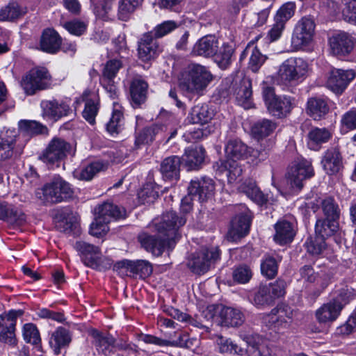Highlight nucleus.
<instances>
[{"label": "nucleus", "instance_id": "obj_38", "mask_svg": "<svg viewBox=\"0 0 356 356\" xmlns=\"http://www.w3.org/2000/svg\"><path fill=\"white\" fill-rule=\"evenodd\" d=\"M163 129L162 126L153 124L137 132L135 138L136 147L138 148L140 145L151 143L155 139L156 136L163 131Z\"/></svg>", "mask_w": 356, "mask_h": 356}, {"label": "nucleus", "instance_id": "obj_11", "mask_svg": "<svg viewBox=\"0 0 356 356\" xmlns=\"http://www.w3.org/2000/svg\"><path fill=\"white\" fill-rule=\"evenodd\" d=\"M51 75L44 67L31 70L22 78L21 86L27 95H33L38 90L47 88L50 85Z\"/></svg>", "mask_w": 356, "mask_h": 356}, {"label": "nucleus", "instance_id": "obj_54", "mask_svg": "<svg viewBox=\"0 0 356 356\" xmlns=\"http://www.w3.org/2000/svg\"><path fill=\"white\" fill-rule=\"evenodd\" d=\"M276 128L275 123L269 120H262L257 122L252 127V133L262 138L269 136Z\"/></svg>", "mask_w": 356, "mask_h": 356}, {"label": "nucleus", "instance_id": "obj_28", "mask_svg": "<svg viewBox=\"0 0 356 356\" xmlns=\"http://www.w3.org/2000/svg\"><path fill=\"white\" fill-rule=\"evenodd\" d=\"M61 38L51 29L44 30L40 38V49L49 54H55L60 48Z\"/></svg>", "mask_w": 356, "mask_h": 356}, {"label": "nucleus", "instance_id": "obj_2", "mask_svg": "<svg viewBox=\"0 0 356 356\" xmlns=\"http://www.w3.org/2000/svg\"><path fill=\"white\" fill-rule=\"evenodd\" d=\"M226 159L222 161V166L228 172L227 178L230 183L234 182L242 174L241 166L238 161L248 156L256 159L260 155L258 150L248 148L241 140L229 139L225 147Z\"/></svg>", "mask_w": 356, "mask_h": 356}, {"label": "nucleus", "instance_id": "obj_19", "mask_svg": "<svg viewBox=\"0 0 356 356\" xmlns=\"http://www.w3.org/2000/svg\"><path fill=\"white\" fill-rule=\"evenodd\" d=\"M355 77V72L352 70L334 69L330 72L327 86L334 92L341 93Z\"/></svg>", "mask_w": 356, "mask_h": 356}, {"label": "nucleus", "instance_id": "obj_31", "mask_svg": "<svg viewBox=\"0 0 356 356\" xmlns=\"http://www.w3.org/2000/svg\"><path fill=\"white\" fill-rule=\"evenodd\" d=\"M181 159L177 156L165 158L161 163L160 172L164 180H177L179 178Z\"/></svg>", "mask_w": 356, "mask_h": 356}, {"label": "nucleus", "instance_id": "obj_22", "mask_svg": "<svg viewBox=\"0 0 356 356\" xmlns=\"http://www.w3.org/2000/svg\"><path fill=\"white\" fill-rule=\"evenodd\" d=\"M247 343L246 352L249 356H276L257 335H241Z\"/></svg>", "mask_w": 356, "mask_h": 356}, {"label": "nucleus", "instance_id": "obj_36", "mask_svg": "<svg viewBox=\"0 0 356 356\" xmlns=\"http://www.w3.org/2000/svg\"><path fill=\"white\" fill-rule=\"evenodd\" d=\"M239 191L258 205L262 206L268 201L267 195L264 194L252 181L243 182L239 186Z\"/></svg>", "mask_w": 356, "mask_h": 356}, {"label": "nucleus", "instance_id": "obj_45", "mask_svg": "<svg viewBox=\"0 0 356 356\" xmlns=\"http://www.w3.org/2000/svg\"><path fill=\"white\" fill-rule=\"evenodd\" d=\"M338 229L337 221H330L327 219L318 220L315 226V234L323 237L332 236Z\"/></svg>", "mask_w": 356, "mask_h": 356}, {"label": "nucleus", "instance_id": "obj_51", "mask_svg": "<svg viewBox=\"0 0 356 356\" xmlns=\"http://www.w3.org/2000/svg\"><path fill=\"white\" fill-rule=\"evenodd\" d=\"M74 248L82 255V260L87 261L95 259L96 256L100 253V249L92 244L85 241H77L74 245Z\"/></svg>", "mask_w": 356, "mask_h": 356}, {"label": "nucleus", "instance_id": "obj_34", "mask_svg": "<svg viewBox=\"0 0 356 356\" xmlns=\"http://www.w3.org/2000/svg\"><path fill=\"white\" fill-rule=\"evenodd\" d=\"M147 88V83L140 76H136L133 79L130 85V93L132 102L136 106H140L145 102Z\"/></svg>", "mask_w": 356, "mask_h": 356}, {"label": "nucleus", "instance_id": "obj_49", "mask_svg": "<svg viewBox=\"0 0 356 356\" xmlns=\"http://www.w3.org/2000/svg\"><path fill=\"white\" fill-rule=\"evenodd\" d=\"M296 4L289 1L284 3L277 11L274 21L278 22L284 25L294 15L296 11Z\"/></svg>", "mask_w": 356, "mask_h": 356}, {"label": "nucleus", "instance_id": "obj_43", "mask_svg": "<svg viewBox=\"0 0 356 356\" xmlns=\"http://www.w3.org/2000/svg\"><path fill=\"white\" fill-rule=\"evenodd\" d=\"M143 0H119L118 8V19L127 21L131 15L142 3Z\"/></svg>", "mask_w": 356, "mask_h": 356}, {"label": "nucleus", "instance_id": "obj_59", "mask_svg": "<svg viewBox=\"0 0 356 356\" xmlns=\"http://www.w3.org/2000/svg\"><path fill=\"white\" fill-rule=\"evenodd\" d=\"M344 8L342 10L343 19L356 25V0H343Z\"/></svg>", "mask_w": 356, "mask_h": 356}, {"label": "nucleus", "instance_id": "obj_30", "mask_svg": "<svg viewBox=\"0 0 356 356\" xmlns=\"http://www.w3.org/2000/svg\"><path fill=\"white\" fill-rule=\"evenodd\" d=\"M214 116V111L207 104H198L190 111L187 120L191 124H204Z\"/></svg>", "mask_w": 356, "mask_h": 356}, {"label": "nucleus", "instance_id": "obj_6", "mask_svg": "<svg viewBox=\"0 0 356 356\" xmlns=\"http://www.w3.org/2000/svg\"><path fill=\"white\" fill-rule=\"evenodd\" d=\"M215 189L213 181L209 178L191 180L188 188V195L181 200V209L187 213L191 208L192 201L204 202L211 197Z\"/></svg>", "mask_w": 356, "mask_h": 356}, {"label": "nucleus", "instance_id": "obj_47", "mask_svg": "<svg viewBox=\"0 0 356 356\" xmlns=\"http://www.w3.org/2000/svg\"><path fill=\"white\" fill-rule=\"evenodd\" d=\"M325 239L315 234L308 238L305 243L307 252L312 255L321 254L326 248Z\"/></svg>", "mask_w": 356, "mask_h": 356}, {"label": "nucleus", "instance_id": "obj_29", "mask_svg": "<svg viewBox=\"0 0 356 356\" xmlns=\"http://www.w3.org/2000/svg\"><path fill=\"white\" fill-rule=\"evenodd\" d=\"M275 230L274 241L280 245L291 243L296 235L293 224L286 220L278 221L275 225Z\"/></svg>", "mask_w": 356, "mask_h": 356}, {"label": "nucleus", "instance_id": "obj_5", "mask_svg": "<svg viewBox=\"0 0 356 356\" xmlns=\"http://www.w3.org/2000/svg\"><path fill=\"white\" fill-rule=\"evenodd\" d=\"M70 185L59 176L54 177L35 192L36 197L43 204L61 202L72 196Z\"/></svg>", "mask_w": 356, "mask_h": 356}, {"label": "nucleus", "instance_id": "obj_3", "mask_svg": "<svg viewBox=\"0 0 356 356\" xmlns=\"http://www.w3.org/2000/svg\"><path fill=\"white\" fill-rule=\"evenodd\" d=\"M212 79L213 76L206 67L199 64H191L181 72L179 85L182 90L199 95Z\"/></svg>", "mask_w": 356, "mask_h": 356}, {"label": "nucleus", "instance_id": "obj_64", "mask_svg": "<svg viewBox=\"0 0 356 356\" xmlns=\"http://www.w3.org/2000/svg\"><path fill=\"white\" fill-rule=\"evenodd\" d=\"M114 0H90L94 6V11L99 17H104L112 9Z\"/></svg>", "mask_w": 356, "mask_h": 356}, {"label": "nucleus", "instance_id": "obj_39", "mask_svg": "<svg viewBox=\"0 0 356 356\" xmlns=\"http://www.w3.org/2000/svg\"><path fill=\"white\" fill-rule=\"evenodd\" d=\"M204 159V151L201 147L186 149L182 156L183 161L189 170L197 168L203 162Z\"/></svg>", "mask_w": 356, "mask_h": 356}, {"label": "nucleus", "instance_id": "obj_12", "mask_svg": "<svg viewBox=\"0 0 356 356\" xmlns=\"http://www.w3.org/2000/svg\"><path fill=\"white\" fill-rule=\"evenodd\" d=\"M316 24L310 17H303L296 23L291 38L293 46L296 49L308 45L314 38Z\"/></svg>", "mask_w": 356, "mask_h": 356}, {"label": "nucleus", "instance_id": "obj_63", "mask_svg": "<svg viewBox=\"0 0 356 356\" xmlns=\"http://www.w3.org/2000/svg\"><path fill=\"white\" fill-rule=\"evenodd\" d=\"M108 223L95 217V221L90 225V234L98 238L105 236L109 230Z\"/></svg>", "mask_w": 356, "mask_h": 356}, {"label": "nucleus", "instance_id": "obj_41", "mask_svg": "<svg viewBox=\"0 0 356 356\" xmlns=\"http://www.w3.org/2000/svg\"><path fill=\"white\" fill-rule=\"evenodd\" d=\"M19 131L26 136L45 134L47 128L35 120H22L18 123Z\"/></svg>", "mask_w": 356, "mask_h": 356}, {"label": "nucleus", "instance_id": "obj_13", "mask_svg": "<svg viewBox=\"0 0 356 356\" xmlns=\"http://www.w3.org/2000/svg\"><path fill=\"white\" fill-rule=\"evenodd\" d=\"M230 92L235 95L238 103L245 109L252 107V82L251 80L238 72L233 79L229 88Z\"/></svg>", "mask_w": 356, "mask_h": 356}, {"label": "nucleus", "instance_id": "obj_15", "mask_svg": "<svg viewBox=\"0 0 356 356\" xmlns=\"http://www.w3.org/2000/svg\"><path fill=\"white\" fill-rule=\"evenodd\" d=\"M293 315V310L290 307L280 305L273 309L268 314V323L275 332H282L291 327Z\"/></svg>", "mask_w": 356, "mask_h": 356}, {"label": "nucleus", "instance_id": "obj_50", "mask_svg": "<svg viewBox=\"0 0 356 356\" xmlns=\"http://www.w3.org/2000/svg\"><path fill=\"white\" fill-rule=\"evenodd\" d=\"M22 334L26 342L30 343L35 346L36 348H40L41 338L40 332L34 324H25L23 327Z\"/></svg>", "mask_w": 356, "mask_h": 356}, {"label": "nucleus", "instance_id": "obj_8", "mask_svg": "<svg viewBox=\"0 0 356 356\" xmlns=\"http://www.w3.org/2000/svg\"><path fill=\"white\" fill-rule=\"evenodd\" d=\"M314 175L312 161L304 158L298 159L290 167L286 183L292 192H297L303 187V181Z\"/></svg>", "mask_w": 356, "mask_h": 356}, {"label": "nucleus", "instance_id": "obj_4", "mask_svg": "<svg viewBox=\"0 0 356 356\" xmlns=\"http://www.w3.org/2000/svg\"><path fill=\"white\" fill-rule=\"evenodd\" d=\"M309 71L308 63L300 57H290L279 67L277 83L288 86L296 85L307 76Z\"/></svg>", "mask_w": 356, "mask_h": 356}, {"label": "nucleus", "instance_id": "obj_55", "mask_svg": "<svg viewBox=\"0 0 356 356\" xmlns=\"http://www.w3.org/2000/svg\"><path fill=\"white\" fill-rule=\"evenodd\" d=\"M141 204H151L159 197V192L156 191L152 184H145L138 193Z\"/></svg>", "mask_w": 356, "mask_h": 356}, {"label": "nucleus", "instance_id": "obj_10", "mask_svg": "<svg viewBox=\"0 0 356 356\" xmlns=\"http://www.w3.org/2000/svg\"><path fill=\"white\" fill-rule=\"evenodd\" d=\"M113 270L120 276H134L140 279L149 277L152 273L151 264L146 260H122L113 265Z\"/></svg>", "mask_w": 356, "mask_h": 356}, {"label": "nucleus", "instance_id": "obj_44", "mask_svg": "<svg viewBox=\"0 0 356 356\" xmlns=\"http://www.w3.org/2000/svg\"><path fill=\"white\" fill-rule=\"evenodd\" d=\"M321 203L326 219L330 221H338L340 216V209L334 198L326 197Z\"/></svg>", "mask_w": 356, "mask_h": 356}, {"label": "nucleus", "instance_id": "obj_33", "mask_svg": "<svg viewBox=\"0 0 356 356\" xmlns=\"http://www.w3.org/2000/svg\"><path fill=\"white\" fill-rule=\"evenodd\" d=\"M307 113L315 120H321L329 111L327 101L320 97L308 99L306 108Z\"/></svg>", "mask_w": 356, "mask_h": 356}, {"label": "nucleus", "instance_id": "obj_14", "mask_svg": "<svg viewBox=\"0 0 356 356\" xmlns=\"http://www.w3.org/2000/svg\"><path fill=\"white\" fill-rule=\"evenodd\" d=\"M72 100L70 98L52 99L43 100L40 103L42 116L57 121L63 117L70 115L72 112Z\"/></svg>", "mask_w": 356, "mask_h": 356}, {"label": "nucleus", "instance_id": "obj_58", "mask_svg": "<svg viewBox=\"0 0 356 356\" xmlns=\"http://www.w3.org/2000/svg\"><path fill=\"white\" fill-rule=\"evenodd\" d=\"M179 24L174 20H167L156 25L153 32L155 38H162L177 29Z\"/></svg>", "mask_w": 356, "mask_h": 356}, {"label": "nucleus", "instance_id": "obj_7", "mask_svg": "<svg viewBox=\"0 0 356 356\" xmlns=\"http://www.w3.org/2000/svg\"><path fill=\"white\" fill-rule=\"evenodd\" d=\"M204 318L218 325L238 327L244 322L243 314L237 309L222 307L217 310L213 307H209L203 312Z\"/></svg>", "mask_w": 356, "mask_h": 356}, {"label": "nucleus", "instance_id": "obj_21", "mask_svg": "<svg viewBox=\"0 0 356 356\" xmlns=\"http://www.w3.org/2000/svg\"><path fill=\"white\" fill-rule=\"evenodd\" d=\"M295 106L294 99L289 96H277L266 106L268 112L277 118L286 117Z\"/></svg>", "mask_w": 356, "mask_h": 356}, {"label": "nucleus", "instance_id": "obj_46", "mask_svg": "<svg viewBox=\"0 0 356 356\" xmlns=\"http://www.w3.org/2000/svg\"><path fill=\"white\" fill-rule=\"evenodd\" d=\"M273 302L270 296V289L267 285H260L252 298V303L257 307H263Z\"/></svg>", "mask_w": 356, "mask_h": 356}, {"label": "nucleus", "instance_id": "obj_25", "mask_svg": "<svg viewBox=\"0 0 356 356\" xmlns=\"http://www.w3.org/2000/svg\"><path fill=\"white\" fill-rule=\"evenodd\" d=\"M324 170L329 175L338 173L342 168V157L336 147L327 149L321 160Z\"/></svg>", "mask_w": 356, "mask_h": 356}, {"label": "nucleus", "instance_id": "obj_20", "mask_svg": "<svg viewBox=\"0 0 356 356\" xmlns=\"http://www.w3.org/2000/svg\"><path fill=\"white\" fill-rule=\"evenodd\" d=\"M250 221L251 216L248 210L236 215L231 222L227 237L230 240L236 241L245 236L249 232Z\"/></svg>", "mask_w": 356, "mask_h": 356}, {"label": "nucleus", "instance_id": "obj_60", "mask_svg": "<svg viewBox=\"0 0 356 356\" xmlns=\"http://www.w3.org/2000/svg\"><path fill=\"white\" fill-rule=\"evenodd\" d=\"M336 295L334 301L341 302L343 306L348 303L355 296L354 290L347 285L338 286L334 291Z\"/></svg>", "mask_w": 356, "mask_h": 356}, {"label": "nucleus", "instance_id": "obj_23", "mask_svg": "<svg viewBox=\"0 0 356 356\" xmlns=\"http://www.w3.org/2000/svg\"><path fill=\"white\" fill-rule=\"evenodd\" d=\"M71 341V332L65 327L60 326L50 334L49 344L54 353L59 355L61 350L67 348Z\"/></svg>", "mask_w": 356, "mask_h": 356}, {"label": "nucleus", "instance_id": "obj_56", "mask_svg": "<svg viewBox=\"0 0 356 356\" xmlns=\"http://www.w3.org/2000/svg\"><path fill=\"white\" fill-rule=\"evenodd\" d=\"M277 261L270 256L266 257L261 264L262 275L269 279L273 278L277 275Z\"/></svg>", "mask_w": 356, "mask_h": 356}, {"label": "nucleus", "instance_id": "obj_1", "mask_svg": "<svg viewBox=\"0 0 356 356\" xmlns=\"http://www.w3.org/2000/svg\"><path fill=\"white\" fill-rule=\"evenodd\" d=\"M186 222L185 218L178 216L175 212H166L163 214L159 222H154L159 236L156 237L143 233L138 236V241L147 251L151 252L154 255L159 256L165 248L177 238L179 228Z\"/></svg>", "mask_w": 356, "mask_h": 356}, {"label": "nucleus", "instance_id": "obj_37", "mask_svg": "<svg viewBox=\"0 0 356 356\" xmlns=\"http://www.w3.org/2000/svg\"><path fill=\"white\" fill-rule=\"evenodd\" d=\"M90 334L93 338V343L99 352L107 355L114 346L115 339L109 334H103L97 330H92Z\"/></svg>", "mask_w": 356, "mask_h": 356}, {"label": "nucleus", "instance_id": "obj_52", "mask_svg": "<svg viewBox=\"0 0 356 356\" xmlns=\"http://www.w3.org/2000/svg\"><path fill=\"white\" fill-rule=\"evenodd\" d=\"M234 49L228 44H224L215 56V61L220 68H226L230 63Z\"/></svg>", "mask_w": 356, "mask_h": 356}, {"label": "nucleus", "instance_id": "obj_32", "mask_svg": "<svg viewBox=\"0 0 356 356\" xmlns=\"http://www.w3.org/2000/svg\"><path fill=\"white\" fill-rule=\"evenodd\" d=\"M96 218L110 222L112 219L124 218L126 216V212L118 206L110 202H105L99 205L95 209Z\"/></svg>", "mask_w": 356, "mask_h": 356}, {"label": "nucleus", "instance_id": "obj_40", "mask_svg": "<svg viewBox=\"0 0 356 356\" xmlns=\"http://www.w3.org/2000/svg\"><path fill=\"white\" fill-rule=\"evenodd\" d=\"M26 13L24 8L15 1L10 2L0 10V21H13Z\"/></svg>", "mask_w": 356, "mask_h": 356}, {"label": "nucleus", "instance_id": "obj_17", "mask_svg": "<svg viewBox=\"0 0 356 356\" xmlns=\"http://www.w3.org/2000/svg\"><path fill=\"white\" fill-rule=\"evenodd\" d=\"M71 151V145L65 140L54 138L40 156L41 160L47 164H54L63 160Z\"/></svg>", "mask_w": 356, "mask_h": 356}, {"label": "nucleus", "instance_id": "obj_61", "mask_svg": "<svg viewBox=\"0 0 356 356\" xmlns=\"http://www.w3.org/2000/svg\"><path fill=\"white\" fill-rule=\"evenodd\" d=\"M217 343L219 348V350L222 353H234L236 354H243L244 352L243 348L238 347V346L234 343L231 340L228 339H224L221 336L218 337Z\"/></svg>", "mask_w": 356, "mask_h": 356}, {"label": "nucleus", "instance_id": "obj_62", "mask_svg": "<svg viewBox=\"0 0 356 356\" xmlns=\"http://www.w3.org/2000/svg\"><path fill=\"white\" fill-rule=\"evenodd\" d=\"M267 57L263 55L257 47H254L252 50V53L249 60V67L254 72H257L261 65L266 61Z\"/></svg>", "mask_w": 356, "mask_h": 356}, {"label": "nucleus", "instance_id": "obj_35", "mask_svg": "<svg viewBox=\"0 0 356 356\" xmlns=\"http://www.w3.org/2000/svg\"><path fill=\"white\" fill-rule=\"evenodd\" d=\"M106 168L107 165L105 163L102 161H95L81 168L76 169L73 172V176L79 180L90 181L98 172L106 170Z\"/></svg>", "mask_w": 356, "mask_h": 356}, {"label": "nucleus", "instance_id": "obj_9", "mask_svg": "<svg viewBox=\"0 0 356 356\" xmlns=\"http://www.w3.org/2000/svg\"><path fill=\"white\" fill-rule=\"evenodd\" d=\"M220 259V250L216 247L203 248L193 254L188 262L191 270L198 275L207 273Z\"/></svg>", "mask_w": 356, "mask_h": 356}, {"label": "nucleus", "instance_id": "obj_26", "mask_svg": "<svg viewBox=\"0 0 356 356\" xmlns=\"http://www.w3.org/2000/svg\"><path fill=\"white\" fill-rule=\"evenodd\" d=\"M332 52L335 55H345L350 53L353 48V40L346 33H340L330 38Z\"/></svg>", "mask_w": 356, "mask_h": 356}, {"label": "nucleus", "instance_id": "obj_27", "mask_svg": "<svg viewBox=\"0 0 356 356\" xmlns=\"http://www.w3.org/2000/svg\"><path fill=\"white\" fill-rule=\"evenodd\" d=\"M218 51V40L213 35H207L200 39L194 45L193 52L197 56L211 57Z\"/></svg>", "mask_w": 356, "mask_h": 356}, {"label": "nucleus", "instance_id": "obj_57", "mask_svg": "<svg viewBox=\"0 0 356 356\" xmlns=\"http://www.w3.org/2000/svg\"><path fill=\"white\" fill-rule=\"evenodd\" d=\"M252 277V272L250 268L246 265H240L233 269L232 277L238 284H245Z\"/></svg>", "mask_w": 356, "mask_h": 356}, {"label": "nucleus", "instance_id": "obj_24", "mask_svg": "<svg viewBox=\"0 0 356 356\" xmlns=\"http://www.w3.org/2000/svg\"><path fill=\"white\" fill-rule=\"evenodd\" d=\"M343 308V305L337 301H331L323 305L315 313L320 323H327L335 321Z\"/></svg>", "mask_w": 356, "mask_h": 356}, {"label": "nucleus", "instance_id": "obj_48", "mask_svg": "<svg viewBox=\"0 0 356 356\" xmlns=\"http://www.w3.org/2000/svg\"><path fill=\"white\" fill-rule=\"evenodd\" d=\"M113 111L110 120L106 124V129L111 135L118 134L121 126L122 113L121 106L116 102H113Z\"/></svg>", "mask_w": 356, "mask_h": 356}, {"label": "nucleus", "instance_id": "obj_42", "mask_svg": "<svg viewBox=\"0 0 356 356\" xmlns=\"http://www.w3.org/2000/svg\"><path fill=\"white\" fill-rule=\"evenodd\" d=\"M331 136L330 132L325 128H315L308 134V145L310 149H317L318 145L328 141Z\"/></svg>", "mask_w": 356, "mask_h": 356}, {"label": "nucleus", "instance_id": "obj_53", "mask_svg": "<svg viewBox=\"0 0 356 356\" xmlns=\"http://www.w3.org/2000/svg\"><path fill=\"white\" fill-rule=\"evenodd\" d=\"M122 67V63L120 60L112 59L107 61L103 70L101 83L105 84L106 81H112Z\"/></svg>", "mask_w": 356, "mask_h": 356}, {"label": "nucleus", "instance_id": "obj_18", "mask_svg": "<svg viewBox=\"0 0 356 356\" xmlns=\"http://www.w3.org/2000/svg\"><path fill=\"white\" fill-rule=\"evenodd\" d=\"M137 51L138 58L143 62H149L158 56L161 49L152 32H147L141 35L138 41Z\"/></svg>", "mask_w": 356, "mask_h": 356}, {"label": "nucleus", "instance_id": "obj_16", "mask_svg": "<svg viewBox=\"0 0 356 356\" xmlns=\"http://www.w3.org/2000/svg\"><path fill=\"white\" fill-rule=\"evenodd\" d=\"M23 314V311L10 310L0 315V340L6 343H15V325L17 318Z\"/></svg>", "mask_w": 356, "mask_h": 356}]
</instances>
